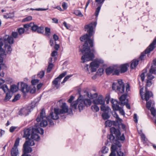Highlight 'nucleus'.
Listing matches in <instances>:
<instances>
[{
  "label": "nucleus",
  "mask_w": 156,
  "mask_h": 156,
  "mask_svg": "<svg viewBox=\"0 0 156 156\" xmlns=\"http://www.w3.org/2000/svg\"><path fill=\"white\" fill-rule=\"evenodd\" d=\"M19 90V87L17 85L12 84L10 87V91L12 93L17 92Z\"/></svg>",
  "instance_id": "obj_25"
},
{
  "label": "nucleus",
  "mask_w": 156,
  "mask_h": 156,
  "mask_svg": "<svg viewBox=\"0 0 156 156\" xmlns=\"http://www.w3.org/2000/svg\"><path fill=\"white\" fill-rule=\"evenodd\" d=\"M112 88L113 90H116L121 93H124L125 90V86L122 80H119L117 83H113Z\"/></svg>",
  "instance_id": "obj_7"
},
{
  "label": "nucleus",
  "mask_w": 156,
  "mask_h": 156,
  "mask_svg": "<svg viewBox=\"0 0 156 156\" xmlns=\"http://www.w3.org/2000/svg\"><path fill=\"white\" fill-rule=\"evenodd\" d=\"M53 37L55 41L57 40L58 39V36L55 34H54Z\"/></svg>",
  "instance_id": "obj_63"
},
{
  "label": "nucleus",
  "mask_w": 156,
  "mask_h": 156,
  "mask_svg": "<svg viewBox=\"0 0 156 156\" xmlns=\"http://www.w3.org/2000/svg\"><path fill=\"white\" fill-rule=\"evenodd\" d=\"M104 70L103 68L99 69L97 73V75L99 76H101L103 73Z\"/></svg>",
  "instance_id": "obj_41"
},
{
  "label": "nucleus",
  "mask_w": 156,
  "mask_h": 156,
  "mask_svg": "<svg viewBox=\"0 0 156 156\" xmlns=\"http://www.w3.org/2000/svg\"><path fill=\"white\" fill-rule=\"evenodd\" d=\"M83 96L81 95H80L76 101H73L70 104L71 109L73 110H76L77 105L79 111L80 112L84 109L85 106L83 102Z\"/></svg>",
  "instance_id": "obj_4"
},
{
  "label": "nucleus",
  "mask_w": 156,
  "mask_h": 156,
  "mask_svg": "<svg viewBox=\"0 0 156 156\" xmlns=\"http://www.w3.org/2000/svg\"><path fill=\"white\" fill-rule=\"evenodd\" d=\"M127 96L125 94L122 95L119 98L120 104L124 105L128 102V99H126Z\"/></svg>",
  "instance_id": "obj_24"
},
{
  "label": "nucleus",
  "mask_w": 156,
  "mask_h": 156,
  "mask_svg": "<svg viewBox=\"0 0 156 156\" xmlns=\"http://www.w3.org/2000/svg\"><path fill=\"white\" fill-rule=\"evenodd\" d=\"M2 40V42L3 45L1 46V48L6 51L8 54H10L12 51L11 46L8 45L7 43H8L9 44H11L13 43V38L11 36L8 35L5 36L3 39H0Z\"/></svg>",
  "instance_id": "obj_3"
},
{
  "label": "nucleus",
  "mask_w": 156,
  "mask_h": 156,
  "mask_svg": "<svg viewBox=\"0 0 156 156\" xmlns=\"http://www.w3.org/2000/svg\"><path fill=\"white\" fill-rule=\"evenodd\" d=\"M111 134L110 135H108L107 136V138L108 139H109L110 141L113 140L115 139L114 136L112 134V133H111Z\"/></svg>",
  "instance_id": "obj_46"
},
{
  "label": "nucleus",
  "mask_w": 156,
  "mask_h": 156,
  "mask_svg": "<svg viewBox=\"0 0 156 156\" xmlns=\"http://www.w3.org/2000/svg\"><path fill=\"white\" fill-rule=\"evenodd\" d=\"M32 130L30 129H27L24 130V135L23 137H25L26 139L29 138L30 135H31Z\"/></svg>",
  "instance_id": "obj_23"
},
{
  "label": "nucleus",
  "mask_w": 156,
  "mask_h": 156,
  "mask_svg": "<svg viewBox=\"0 0 156 156\" xmlns=\"http://www.w3.org/2000/svg\"><path fill=\"white\" fill-rule=\"evenodd\" d=\"M118 67L116 66L109 67L106 69V73L107 75H109L112 73L113 74L118 75L119 74V71L118 69Z\"/></svg>",
  "instance_id": "obj_13"
},
{
  "label": "nucleus",
  "mask_w": 156,
  "mask_h": 156,
  "mask_svg": "<svg viewBox=\"0 0 156 156\" xmlns=\"http://www.w3.org/2000/svg\"><path fill=\"white\" fill-rule=\"evenodd\" d=\"M116 146L115 145H112L111 147V152L109 156H116L115 151L116 150Z\"/></svg>",
  "instance_id": "obj_29"
},
{
  "label": "nucleus",
  "mask_w": 156,
  "mask_h": 156,
  "mask_svg": "<svg viewBox=\"0 0 156 156\" xmlns=\"http://www.w3.org/2000/svg\"><path fill=\"white\" fill-rule=\"evenodd\" d=\"M34 145V143L33 140L30 139L27 141H26L23 145V152L24 154L22 156H31L30 154H27V153L31 152L32 151V149L30 147Z\"/></svg>",
  "instance_id": "obj_5"
},
{
  "label": "nucleus",
  "mask_w": 156,
  "mask_h": 156,
  "mask_svg": "<svg viewBox=\"0 0 156 156\" xmlns=\"http://www.w3.org/2000/svg\"><path fill=\"white\" fill-rule=\"evenodd\" d=\"M74 13L76 15L79 16L81 17H82L83 16L81 12L79 10H76L75 11Z\"/></svg>",
  "instance_id": "obj_42"
},
{
  "label": "nucleus",
  "mask_w": 156,
  "mask_h": 156,
  "mask_svg": "<svg viewBox=\"0 0 156 156\" xmlns=\"http://www.w3.org/2000/svg\"><path fill=\"white\" fill-rule=\"evenodd\" d=\"M87 96L89 98L93 99L94 98L96 97L97 96V94H95L93 95H91V94H90L88 93H87Z\"/></svg>",
  "instance_id": "obj_49"
},
{
  "label": "nucleus",
  "mask_w": 156,
  "mask_h": 156,
  "mask_svg": "<svg viewBox=\"0 0 156 156\" xmlns=\"http://www.w3.org/2000/svg\"><path fill=\"white\" fill-rule=\"evenodd\" d=\"M134 120V122L136 123H137L138 121L137 119V115L136 114H134V117H133Z\"/></svg>",
  "instance_id": "obj_60"
},
{
  "label": "nucleus",
  "mask_w": 156,
  "mask_h": 156,
  "mask_svg": "<svg viewBox=\"0 0 156 156\" xmlns=\"http://www.w3.org/2000/svg\"><path fill=\"white\" fill-rule=\"evenodd\" d=\"M45 34L47 36H49L50 34V29L48 27L45 28Z\"/></svg>",
  "instance_id": "obj_44"
},
{
  "label": "nucleus",
  "mask_w": 156,
  "mask_h": 156,
  "mask_svg": "<svg viewBox=\"0 0 156 156\" xmlns=\"http://www.w3.org/2000/svg\"><path fill=\"white\" fill-rule=\"evenodd\" d=\"M138 64V61L133 60L131 64V68L132 69H134Z\"/></svg>",
  "instance_id": "obj_32"
},
{
  "label": "nucleus",
  "mask_w": 156,
  "mask_h": 156,
  "mask_svg": "<svg viewBox=\"0 0 156 156\" xmlns=\"http://www.w3.org/2000/svg\"><path fill=\"white\" fill-rule=\"evenodd\" d=\"M61 109L60 110L58 108L54 109V112H51L50 113V115L47 116L46 119L49 122V124L50 126L54 125L53 121L51 119H50V118L54 120H56L58 118V115L65 113L68 112V107L66 105V103H63L61 106Z\"/></svg>",
  "instance_id": "obj_2"
},
{
  "label": "nucleus",
  "mask_w": 156,
  "mask_h": 156,
  "mask_svg": "<svg viewBox=\"0 0 156 156\" xmlns=\"http://www.w3.org/2000/svg\"><path fill=\"white\" fill-rule=\"evenodd\" d=\"M97 25L96 22L91 23L88 25L85 26V28L89 35L86 34L81 37L80 39L81 41H85V43L83 45V48L82 50H80L83 55L81 57L82 62L84 63L87 61L92 60L94 58V53L95 52L94 49L91 50L88 46V43L91 47H93V41L90 39V37L92 35L94 27H95Z\"/></svg>",
  "instance_id": "obj_1"
},
{
  "label": "nucleus",
  "mask_w": 156,
  "mask_h": 156,
  "mask_svg": "<svg viewBox=\"0 0 156 156\" xmlns=\"http://www.w3.org/2000/svg\"><path fill=\"white\" fill-rule=\"evenodd\" d=\"M105 0H95L96 2L97 3L98 5H99L95 11V15L96 17L98 16L101 9V6Z\"/></svg>",
  "instance_id": "obj_19"
},
{
  "label": "nucleus",
  "mask_w": 156,
  "mask_h": 156,
  "mask_svg": "<svg viewBox=\"0 0 156 156\" xmlns=\"http://www.w3.org/2000/svg\"><path fill=\"white\" fill-rule=\"evenodd\" d=\"M145 73H143L141 74L140 76L141 79L142 80V81H144V78H145Z\"/></svg>",
  "instance_id": "obj_59"
},
{
  "label": "nucleus",
  "mask_w": 156,
  "mask_h": 156,
  "mask_svg": "<svg viewBox=\"0 0 156 156\" xmlns=\"http://www.w3.org/2000/svg\"><path fill=\"white\" fill-rule=\"evenodd\" d=\"M100 108L101 111L104 112H108L111 110L109 107L105 105V103L101 105Z\"/></svg>",
  "instance_id": "obj_27"
},
{
  "label": "nucleus",
  "mask_w": 156,
  "mask_h": 156,
  "mask_svg": "<svg viewBox=\"0 0 156 156\" xmlns=\"http://www.w3.org/2000/svg\"><path fill=\"white\" fill-rule=\"evenodd\" d=\"M63 25L65 26V27L67 29H69L70 28V26L69 24H68L64 22L63 23Z\"/></svg>",
  "instance_id": "obj_56"
},
{
  "label": "nucleus",
  "mask_w": 156,
  "mask_h": 156,
  "mask_svg": "<svg viewBox=\"0 0 156 156\" xmlns=\"http://www.w3.org/2000/svg\"><path fill=\"white\" fill-rule=\"evenodd\" d=\"M128 65L127 64H122L120 66V72L121 73H123L126 72L127 70ZM120 72V71H119Z\"/></svg>",
  "instance_id": "obj_26"
},
{
  "label": "nucleus",
  "mask_w": 156,
  "mask_h": 156,
  "mask_svg": "<svg viewBox=\"0 0 156 156\" xmlns=\"http://www.w3.org/2000/svg\"><path fill=\"white\" fill-rule=\"evenodd\" d=\"M12 35L14 38H16L18 35V34L17 32H12Z\"/></svg>",
  "instance_id": "obj_53"
},
{
  "label": "nucleus",
  "mask_w": 156,
  "mask_h": 156,
  "mask_svg": "<svg viewBox=\"0 0 156 156\" xmlns=\"http://www.w3.org/2000/svg\"><path fill=\"white\" fill-rule=\"evenodd\" d=\"M40 115H38L36 119V121L37 122L41 121V119H42L40 123V126L41 127H45L48 125L47 122L45 120L43 119V118L45 117L46 115L45 111L43 109L40 113Z\"/></svg>",
  "instance_id": "obj_8"
},
{
  "label": "nucleus",
  "mask_w": 156,
  "mask_h": 156,
  "mask_svg": "<svg viewBox=\"0 0 156 156\" xmlns=\"http://www.w3.org/2000/svg\"><path fill=\"white\" fill-rule=\"evenodd\" d=\"M19 98L20 95L19 94H18L15 96L14 98L12 100V101L15 102L17 100L19 99Z\"/></svg>",
  "instance_id": "obj_52"
},
{
  "label": "nucleus",
  "mask_w": 156,
  "mask_h": 156,
  "mask_svg": "<svg viewBox=\"0 0 156 156\" xmlns=\"http://www.w3.org/2000/svg\"><path fill=\"white\" fill-rule=\"evenodd\" d=\"M93 103L94 104L101 105L105 103V101L103 96L99 95L97 98L93 100Z\"/></svg>",
  "instance_id": "obj_16"
},
{
  "label": "nucleus",
  "mask_w": 156,
  "mask_h": 156,
  "mask_svg": "<svg viewBox=\"0 0 156 156\" xmlns=\"http://www.w3.org/2000/svg\"><path fill=\"white\" fill-rule=\"evenodd\" d=\"M30 25L31 29L33 31H37V29L38 28V26L37 25L35 24L33 22L30 23Z\"/></svg>",
  "instance_id": "obj_30"
},
{
  "label": "nucleus",
  "mask_w": 156,
  "mask_h": 156,
  "mask_svg": "<svg viewBox=\"0 0 156 156\" xmlns=\"http://www.w3.org/2000/svg\"><path fill=\"white\" fill-rule=\"evenodd\" d=\"M66 74L67 73L66 72L62 73L53 81L52 83L55 88L58 89L59 87L61 79L65 76Z\"/></svg>",
  "instance_id": "obj_11"
},
{
  "label": "nucleus",
  "mask_w": 156,
  "mask_h": 156,
  "mask_svg": "<svg viewBox=\"0 0 156 156\" xmlns=\"http://www.w3.org/2000/svg\"><path fill=\"white\" fill-rule=\"evenodd\" d=\"M30 112V107L25 106L21 108L20 110V115L26 116Z\"/></svg>",
  "instance_id": "obj_17"
},
{
  "label": "nucleus",
  "mask_w": 156,
  "mask_h": 156,
  "mask_svg": "<svg viewBox=\"0 0 156 156\" xmlns=\"http://www.w3.org/2000/svg\"><path fill=\"white\" fill-rule=\"evenodd\" d=\"M44 130L41 128L40 127L33 128L30 139L36 141H38L40 139V137L37 133H40L42 135L44 133Z\"/></svg>",
  "instance_id": "obj_6"
},
{
  "label": "nucleus",
  "mask_w": 156,
  "mask_h": 156,
  "mask_svg": "<svg viewBox=\"0 0 156 156\" xmlns=\"http://www.w3.org/2000/svg\"><path fill=\"white\" fill-rule=\"evenodd\" d=\"M3 17L4 18L8 19L12 17H13V16H9V14H8V13H7L5 15H4Z\"/></svg>",
  "instance_id": "obj_54"
},
{
  "label": "nucleus",
  "mask_w": 156,
  "mask_h": 156,
  "mask_svg": "<svg viewBox=\"0 0 156 156\" xmlns=\"http://www.w3.org/2000/svg\"><path fill=\"white\" fill-rule=\"evenodd\" d=\"M62 6L64 9H66L67 7V4L65 2L62 3Z\"/></svg>",
  "instance_id": "obj_58"
},
{
  "label": "nucleus",
  "mask_w": 156,
  "mask_h": 156,
  "mask_svg": "<svg viewBox=\"0 0 156 156\" xmlns=\"http://www.w3.org/2000/svg\"><path fill=\"white\" fill-rule=\"evenodd\" d=\"M23 27L24 28H27L29 27H30V23L29 24H27L23 25Z\"/></svg>",
  "instance_id": "obj_64"
},
{
  "label": "nucleus",
  "mask_w": 156,
  "mask_h": 156,
  "mask_svg": "<svg viewBox=\"0 0 156 156\" xmlns=\"http://www.w3.org/2000/svg\"><path fill=\"white\" fill-rule=\"evenodd\" d=\"M116 111H119V112L122 115H124L125 114V113L122 109V108L119 107L118 109H117Z\"/></svg>",
  "instance_id": "obj_48"
},
{
  "label": "nucleus",
  "mask_w": 156,
  "mask_h": 156,
  "mask_svg": "<svg viewBox=\"0 0 156 156\" xmlns=\"http://www.w3.org/2000/svg\"><path fill=\"white\" fill-rule=\"evenodd\" d=\"M143 88H142L140 89V94L141 97L143 100H145L146 101H147L150 98L153 96L152 93L148 91L146 88V92L144 94H143Z\"/></svg>",
  "instance_id": "obj_12"
},
{
  "label": "nucleus",
  "mask_w": 156,
  "mask_h": 156,
  "mask_svg": "<svg viewBox=\"0 0 156 156\" xmlns=\"http://www.w3.org/2000/svg\"><path fill=\"white\" fill-rule=\"evenodd\" d=\"M2 40H0V65H1L2 64L3 62V58L1 56V55H6L5 52L4 50L1 48V46L3 45V44L2 42Z\"/></svg>",
  "instance_id": "obj_21"
},
{
  "label": "nucleus",
  "mask_w": 156,
  "mask_h": 156,
  "mask_svg": "<svg viewBox=\"0 0 156 156\" xmlns=\"http://www.w3.org/2000/svg\"><path fill=\"white\" fill-rule=\"evenodd\" d=\"M44 28L42 27H38L37 28V32L39 34H42L44 33Z\"/></svg>",
  "instance_id": "obj_37"
},
{
  "label": "nucleus",
  "mask_w": 156,
  "mask_h": 156,
  "mask_svg": "<svg viewBox=\"0 0 156 156\" xmlns=\"http://www.w3.org/2000/svg\"><path fill=\"white\" fill-rule=\"evenodd\" d=\"M152 74H156V67L152 66L150 68L149 73L147 75V86L150 87L151 85V80L154 78V76L152 75Z\"/></svg>",
  "instance_id": "obj_9"
},
{
  "label": "nucleus",
  "mask_w": 156,
  "mask_h": 156,
  "mask_svg": "<svg viewBox=\"0 0 156 156\" xmlns=\"http://www.w3.org/2000/svg\"><path fill=\"white\" fill-rule=\"evenodd\" d=\"M101 151L102 153L106 154L108 151V148L106 146H104L101 149Z\"/></svg>",
  "instance_id": "obj_39"
},
{
  "label": "nucleus",
  "mask_w": 156,
  "mask_h": 156,
  "mask_svg": "<svg viewBox=\"0 0 156 156\" xmlns=\"http://www.w3.org/2000/svg\"><path fill=\"white\" fill-rule=\"evenodd\" d=\"M1 88L4 92H6L7 91H10L9 90L8 88L7 85L4 84L2 85H0V88Z\"/></svg>",
  "instance_id": "obj_34"
},
{
  "label": "nucleus",
  "mask_w": 156,
  "mask_h": 156,
  "mask_svg": "<svg viewBox=\"0 0 156 156\" xmlns=\"http://www.w3.org/2000/svg\"><path fill=\"white\" fill-rule=\"evenodd\" d=\"M111 102L112 104V107L114 111H116L117 109L119 108V104L120 103H118L117 100L112 99L111 101Z\"/></svg>",
  "instance_id": "obj_22"
},
{
  "label": "nucleus",
  "mask_w": 156,
  "mask_h": 156,
  "mask_svg": "<svg viewBox=\"0 0 156 156\" xmlns=\"http://www.w3.org/2000/svg\"><path fill=\"white\" fill-rule=\"evenodd\" d=\"M57 55V52L56 51H54L51 53V55L52 57H54Z\"/></svg>",
  "instance_id": "obj_57"
},
{
  "label": "nucleus",
  "mask_w": 156,
  "mask_h": 156,
  "mask_svg": "<svg viewBox=\"0 0 156 156\" xmlns=\"http://www.w3.org/2000/svg\"><path fill=\"white\" fill-rule=\"evenodd\" d=\"M154 103L153 101L150 100L146 103V107L148 109L154 107Z\"/></svg>",
  "instance_id": "obj_28"
},
{
  "label": "nucleus",
  "mask_w": 156,
  "mask_h": 156,
  "mask_svg": "<svg viewBox=\"0 0 156 156\" xmlns=\"http://www.w3.org/2000/svg\"><path fill=\"white\" fill-rule=\"evenodd\" d=\"M103 60L101 59H96L94 61L91 62L89 68L90 67L92 72L96 71L97 68H98L100 64L103 63Z\"/></svg>",
  "instance_id": "obj_10"
},
{
  "label": "nucleus",
  "mask_w": 156,
  "mask_h": 156,
  "mask_svg": "<svg viewBox=\"0 0 156 156\" xmlns=\"http://www.w3.org/2000/svg\"><path fill=\"white\" fill-rule=\"evenodd\" d=\"M83 102L85 104V106H90L92 103L90 99H83Z\"/></svg>",
  "instance_id": "obj_33"
},
{
  "label": "nucleus",
  "mask_w": 156,
  "mask_h": 156,
  "mask_svg": "<svg viewBox=\"0 0 156 156\" xmlns=\"http://www.w3.org/2000/svg\"><path fill=\"white\" fill-rule=\"evenodd\" d=\"M97 105V104H94V105H92L91 107L92 110L94 112H98L99 110V107Z\"/></svg>",
  "instance_id": "obj_35"
},
{
  "label": "nucleus",
  "mask_w": 156,
  "mask_h": 156,
  "mask_svg": "<svg viewBox=\"0 0 156 156\" xmlns=\"http://www.w3.org/2000/svg\"><path fill=\"white\" fill-rule=\"evenodd\" d=\"M12 96V93L10 91H8L6 94L4 100L5 101H9Z\"/></svg>",
  "instance_id": "obj_31"
},
{
  "label": "nucleus",
  "mask_w": 156,
  "mask_h": 156,
  "mask_svg": "<svg viewBox=\"0 0 156 156\" xmlns=\"http://www.w3.org/2000/svg\"><path fill=\"white\" fill-rule=\"evenodd\" d=\"M44 75V71H40L38 74L39 77L42 78Z\"/></svg>",
  "instance_id": "obj_47"
},
{
  "label": "nucleus",
  "mask_w": 156,
  "mask_h": 156,
  "mask_svg": "<svg viewBox=\"0 0 156 156\" xmlns=\"http://www.w3.org/2000/svg\"><path fill=\"white\" fill-rule=\"evenodd\" d=\"M74 99V97L73 96H71L68 101L69 103H70L71 104L73 102L72 101Z\"/></svg>",
  "instance_id": "obj_55"
},
{
  "label": "nucleus",
  "mask_w": 156,
  "mask_h": 156,
  "mask_svg": "<svg viewBox=\"0 0 156 156\" xmlns=\"http://www.w3.org/2000/svg\"><path fill=\"white\" fill-rule=\"evenodd\" d=\"M156 44V38L154 39L152 43L149 45L145 51L146 54L152 51L154 48V45Z\"/></svg>",
  "instance_id": "obj_20"
},
{
  "label": "nucleus",
  "mask_w": 156,
  "mask_h": 156,
  "mask_svg": "<svg viewBox=\"0 0 156 156\" xmlns=\"http://www.w3.org/2000/svg\"><path fill=\"white\" fill-rule=\"evenodd\" d=\"M53 65L52 63H49L47 69V72L48 73H49L51 70L52 67H53Z\"/></svg>",
  "instance_id": "obj_43"
},
{
  "label": "nucleus",
  "mask_w": 156,
  "mask_h": 156,
  "mask_svg": "<svg viewBox=\"0 0 156 156\" xmlns=\"http://www.w3.org/2000/svg\"><path fill=\"white\" fill-rule=\"evenodd\" d=\"M32 20V17L31 16H28L26 18L23 19L22 20V22H27L31 20Z\"/></svg>",
  "instance_id": "obj_40"
},
{
  "label": "nucleus",
  "mask_w": 156,
  "mask_h": 156,
  "mask_svg": "<svg viewBox=\"0 0 156 156\" xmlns=\"http://www.w3.org/2000/svg\"><path fill=\"white\" fill-rule=\"evenodd\" d=\"M102 116L104 120L107 119L110 117L108 113L107 112L103 113L102 114Z\"/></svg>",
  "instance_id": "obj_36"
},
{
  "label": "nucleus",
  "mask_w": 156,
  "mask_h": 156,
  "mask_svg": "<svg viewBox=\"0 0 156 156\" xmlns=\"http://www.w3.org/2000/svg\"><path fill=\"white\" fill-rule=\"evenodd\" d=\"M112 124V122L109 120L106 121L105 123V126L106 127H110L111 126Z\"/></svg>",
  "instance_id": "obj_45"
},
{
  "label": "nucleus",
  "mask_w": 156,
  "mask_h": 156,
  "mask_svg": "<svg viewBox=\"0 0 156 156\" xmlns=\"http://www.w3.org/2000/svg\"><path fill=\"white\" fill-rule=\"evenodd\" d=\"M72 75H68L66 76L64 79L63 81L62 82V83H63L66 82L67 80L71 76H72Z\"/></svg>",
  "instance_id": "obj_51"
},
{
  "label": "nucleus",
  "mask_w": 156,
  "mask_h": 156,
  "mask_svg": "<svg viewBox=\"0 0 156 156\" xmlns=\"http://www.w3.org/2000/svg\"><path fill=\"white\" fill-rule=\"evenodd\" d=\"M16 128V127L12 126L10 128L9 131L10 132H12Z\"/></svg>",
  "instance_id": "obj_61"
},
{
  "label": "nucleus",
  "mask_w": 156,
  "mask_h": 156,
  "mask_svg": "<svg viewBox=\"0 0 156 156\" xmlns=\"http://www.w3.org/2000/svg\"><path fill=\"white\" fill-rule=\"evenodd\" d=\"M117 154L119 156H124L123 153L120 151H118Z\"/></svg>",
  "instance_id": "obj_62"
},
{
  "label": "nucleus",
  "mask_w": 156,
  "mask_h": 156,
  "mask_svg": "<svg viewBox=\"0 0 156 156\" xmlns=\"http://www.w3.org/2000/svg\"><path fill=\"white\" fill-rule=\"evenodd\" d=\"M150 110L151 115L153 116V117H155L156 115V110L154 109V107L151 108L150 109H149Z\"/></svg>",
  "instance_id": "obj_38"
},
{
  "label": "nucleus",
  "mask_w": 156,
  "mask_h": 156,
  "mask_svg": "<svg viewBox=\"0 0 156 156\" xmlns=\"http://www.w3.org/2000/svg\"><path fill=\"white\" fill-rule=\"evenodd\" d=\"M21 86V91L23 94H26L30 90V87L25 83H22Z\"/></svg>",
  "instance_id": "obj_18"
},
{
  "label": "nucleus",
  "mask_w": 156,
  "mask_h": 156,
  "mask_svg": "<svg viewBox=\"0 0 156 156\" xmlns=\"http://www.w3.org/2000/svg\"><path fill=\"white\" fill-rule=\"evenodd\" d=\"M110 132L114 133L116 135L117 138L118 140H125V137L123 134L121 136H120V133L119 129H116L114 127H112L110 129Z\"/></svg>",
  "instance_id": "obj_14"
},
{
  "label": "nucleus",
  "mask_w": 156,
  "mask_h": 156,
  "mask_svg": "<svg viewBox=\"0 0 156 156\" xmlns=\"http://www.w3.org/2000/svg\"><path fill=\"white\" fill-rule=\"evenodd\" d=\"M20 139L17 138L16 140L13 147L11 151V155L12 156H17L18 154L17 147L19 145Z\"/></svg>",
  "instance_id": "obj_15"
},
{
  "label": "nucleus",
  "mask_w": 156,
  "mask_h": 156,
  "mask_svg": "<svg viewBox=\"0 0 156 156\" xmlns=\"http://www.w3.org/2000/svg\"><path fill=\"white\" fill-rule=\"evenodd\" d=\"M39 80L37 79H34L32 80L31 82L33 85H35L39 82Z\"/></svg>",
  "instance_id": "obj_50"
}]
</instances>
